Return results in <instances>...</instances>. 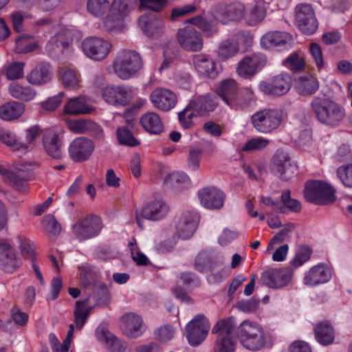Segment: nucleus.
I'll return each mask as SVG.
<instances>
[{"instance_id": "nucleus-1", "label": "nucleus", "mask_w": 352, "mask_h": 352, "mask_svg": "<svg viewBox=\"0 0 352 352\" xmlns=\"http://www.w3.org/2000/svg\"><path fill=\"white\" fill-rule=\"evenodd\" d=\"M310 106L318 121L327 126H340L346 117L344 107L327 98L314 97Z\"/></svg>"}, {"instance_id": "nucleus-2", "label": "nucleus", "mask_w": 352, "mask_h": 352, "mask_svg": "<svg viewBox=\"0 0 352 352\" xmlns=\"http://www.w3.org/2000/svg\"><path fill=\"white\" fill-rule=\"evenodd\" d=\"M143 67V60L139 52L122 50L118 52L112 65L111 73L126 80L135 76Z\"/></svg>"}, {"instance_id": "nucleus-3", "label": "nucleus", "mask_w": 352, "mask_h": 352, "mask_svg": "<svg viewBox=\"0 0 352 352\" xmlns=\"http://www.w3.org/2000/svg\"><path fill=\"white\" fill-rule=\"evenodd\" d=\"M235 326L233 318L220 320L214 325L211 333L217 335V338L213 352H234L236 342L233 333Z\"/></svg>"}, {"instance_id": "nucleus-4", "label": "nucleus", "mask_w": 352, "mask_h": 352, "mask_svg": "<svg viewBox=\"0 0 352 352\" xmlns=\"http://www.w3.org/2000/svg\"><path fill=\"white\" fill-rule=\"evenodd\" d=\"M236 334L241 344L248 349L256 351L264 346V331L255 322L244 320L237 328Z\"/></svg>"}, {"instance_id": "nucleus-5", "label": "nucleus", "mask_w": 352, "mask_h": 352, "mask_svg": "<svg viewBox=\"0 0 352 352\" xmlns=\"http://www.w3.org/2000/svg\"><path fill=\"white\" fill-rule=\"evenodd\" d=\"M103 228L100 217L89 214L78 218L72 226V232L79 241H84L97 237Z\"/></svg>"}, {"instance_id": "nucleus-6", "label": "nucleus", "mask_w": 352, "mask_h": 352, "mask_svg": "<svg viewBox=\"0 0 352 352\" xmlns=\"http://www.w3.org/2000/svg\"><path fill=\"white\" fill-rule=\"evenodd\" d=\"M336 190L327 183L320 180L309 181L305 187V199L315 204L326 205L336 200Z\"/></svg>"}, {"instance_id": "nucleus-7", "label": "nucleus", "mask_w": 352, "mask_h": 352, "mask_svg": "<svg viewBox=\"0 0 352 352\" xmlns=\"http://www.w3.org/2000/svg\"><path fill=\"white\" fill-rule=\"evenodd\" d=\"M282 113L275 109H265L256 111L251 116L254 129L262 133H271L280 124Z\"/></svg>"}, {"instance_id": "nucleus-8", "label": "nucleus", "mask_w": 352, "mask_h": 352, "mask_svg": "<svg viewBox=\"0 0 352 352\" xmlns=\"http://www.w3.org/2000/svg\"><path fill=\"white\" fill-rule=\"evenodd\" d=\"M137 3L138 0H113L109 13L102 21L104 28L107 31L116 29Z\"/></svg>"}, {"instance_id": "nucleus-9", "label": "nucleus", "mask_w": 352, "mask_h": 352, "mask_svg": "<svg viewBox=\"0 0 352 352\" xmlns=\"http://www.w3.org/2000/svg\"><path fill=\"white\" fill-rule=\"evenodd\" d=\"M245 11L244 4L239 1L217 3L212 8L213 17L223 24L241 20L244 17Z\"/></svg>"}, {"instance_id": "nucleus-10", "label": "nucleus", "mask_w": 352, "mask_h": 352, "mask_svg": "<svg viewBox=\"0 0 352 352\" xmlns=\"http://www.w3.org/2000/svg\"><path fill=\"white\" fill-rule=\"evenodd\" d=\"M210 328L208 318L203 314L195 316L186 325V338L190 345L197 346L206 338Z\"/></svg>"}, {"instance_id": "nucleus-11", "label": "nucleus", "mask_w": 352, "mask_h": 352, "mask_svg": "<svg viewBox=\"0 0 352 352\" xmlns=\"http://www.w3.org/2000/svg\"><path fill=\"white\" fill-rule=\"evenodd\" d=\"M101 95L104 100L110 104L124 106L134 97V92L129 86L111 85L101 89Z\"/></svg>"}, {"instance_id": "nucleus-12", "label": "nucleus", "mask_w": 352, "mask_h": 352, "mask_svg": "<svg viewBox=\"0 0 352 352\" xmlns=\"http://www.w3.org/2000/svg\"><path fill=\"white\" fill-rule=\"evenodd\" d=\"M169 208L162 200H153L142 209L141 212H136L135 219L138 226L142 229L144 219L159 221L164 219L168 214Z\"/></svg>"}, {"instance_id": "nucleus-13", "label": "nucleus", "mask_w": 352, "mask_h": 352, "mask_svg": "<svg viewBox=\"0 0 352 352\" xmlns=\"http://www.w3.org/2000/svg\"><path fill=\"white\" fill-rule=\"evenodd\" d=\"M81 47L87 57L99 60L108 56L111 44L103 38L90 36L83 40Z\"/></svg>"}, {"instance_id": "nucleus-14", "label": "nucleus", "mask_w": 352, "mask_h": 352, "mask_svg": "<svg viewBox=\"0 0 352 352\" xmlns=\"http://www.w3.org/2000/svg\"><path fill=\"white\" fill-rule=\"evenodd\" d=\"M94 149L95 144L91 139L78 137L69 144L68 154L74 162H82L89 159Z\"/></svg>"}, {"instance_id": "nucleus-15", "label": "nucleus", "mask_w": 352, "mask_h": 352, "mask_svg": "<svg viewBox=\"0 0 352 352\" xmlns=\"http://www.w3.org/2000/svg\"><path fill=\"white\" fill-rule=\"evenodd\" d=\"M295 19L300 30L308 34H313L318 29V21L311 5L300 4L295 9Z\"/></svg>"}, {"instance_id": "nucleus-16", "label": "nucleus", "mask_w": 352, "mask_h": 352, "mask_svg": "<svg viewBox=\"0 0 352 352\" xmlns=\"http://www.w3.org/2000/svg\"><path fill=\"white\" fill-rule=\"evenodd\" d=\"M293 271L289 267L270 269L263 272L261 280L266 286L278 289L287 285L291 281Z\"/></svg>"}, {"instance_id": "nucleus-17", "label": "nucleus", "mask_w": 352, "mask_h": 352, "mask_svg": "<svg viewBox=\"0 0 352 352\" xmlns=\"http://www.w3.org/2000/svg\"><path fill=\"white\" fill-rule=\"evenodd\" d=\"M291 86L290 75L283 73L274 76L269 82H261L259 84V89L265 94L282 96L289 91Z\"/></svg>"}, {"instance_id": "nucleus-18", "label": "nucleus", "mask_w": 352, "mask_h": 352, "mask_svg": "<svg viewBox=\"0 0 352 352\" xmlns=\"http://www.w3.org/2000/svg\"><path fill=\"white\" fill-rule=\"evenodd\" d=\"M42 145L46 154L56 160L63 156L62 137L54 130L47 129L42 135Z\"/></svg>"}, {"instance_id": "nucleus-19", "label": "nucleus", "mask_w": 352, "mask_h": 352, "mask_svg": "<svg viewBox=\"0 0 352 352\" xmlns=\"http://www.w3.org/2000/svg\"><path fill=\"white\" fill-rule=\"evenodd\" d=\"M265 63L266 58L263 54L247 56L239 63L237 74L244 78H250L264 67Z\"/></svg>"}, {"instance_id": "nucleus-20", "label": "nucleus", "mask_w": 352, "mask_h": 352, "mask_svg": "<svg viewBox=\"0 0 352 352\" xmlns=\"http://www.w3.org/2000/svg\"><path fill=\"white\" fill-rule=\"evenodd\" d=\"M198 197L201 206L209 210H219L223 206L225 195L219 189L207 186L198 191Z\"/></svg>"}, {"instance_id": "nucleus-21", "label": "nucleus", "mask_w": 352, "mask_h": 352, "mask_svg": "<svg viewBox=\"0 0 352 352\" xmlns=\"http://www.w3.org/2000/svg\"><path fill=\"white\" fill-rule=\"evenodd\" d=\"M261 45L267 49L282 50L292 47V38L289 34L285 32H271L261 37Z\"/></svg>"}, {"instance_id": "nucleus-22", "label": "nucleus", "mask_w": 352, "mask_h": 352, "mask_svg": "<svg viewBox=\"0 0 352 352\" xmlns=\"http://www.w3.org/2000/svg\"><path fill=\"white\" fill-rule=\"evenodd\" d=\"M153 106L162 111H168L175 107L177 98L176 94L166 88H156L150 95Z\"/></svg>"}, {"instance_id": "nucleus-23", "label": "nucleus", "mask_w": 352, "mask_h": 352, "mask_svg": "<svg viewBox=\"0 0 352 352\" xmlns=\"http://www.w3.org/2000/svg\"><path fill=\"white\" fill-rule=\"evenodd\" d=\"M97 339L104 342L107 347L112 352H131L127 343L118 339L111 333L105 325H99L96 330Z\"/></svg>"}, {"instance_id": "nucleus-24", "label": "nucleus", "mask_w": 352, "mask_h": 352, "mask_svg": "<svg viewBox=\"0 0 352 352\" xmlns=\"http://www.w3.org/2000/svg\"><path fill=\"white\" fill-rule=\"evenodd\" d=\"M72 41L71 32L63 30L51 37L45 46L47 54L53 58H58L63 53L65 49L69 47Z\"/></svg>"}, {"instance_id": "nucleus-25", "label": "nucleus", "mask_w": 352, "mask_h": 352, "mask_svg": "<svg viewBox=\"0 0 352 352\" xmlns=\"http://www.w3.org/2000/svg\"><path fill=\"white\" fill-rule=\"evenodd\" d=\"M180 45L189 51H199L203 47V39L199 32L193 28H186L177 32Z\"/></svg>"}, {"instance_id": "nucleus-26", "label": "nucleus", "mask_w": 352, "mask_h": 352, "mask_svg": "<svg viewBox=\"0 0 352 352\" xmlns=\"http://www.w3.org/2000/svg\"><path fill=\"white\" fill-rule=\"evenodd\" d=\"M195 70L199 76L205 78H215L219 74L216 63L209 55L196 54L193 57Z\"/></svg>"}, {"instance_id": "nucleus-27", "label": "nucleus", "mask_w": 352, "mask_h": 352, "mask_svg": "<svg viewBox=\"0 0 352 352\" xmlns=\"http://www.w3.org/2000/svg\"><path fill=\"white\" fill-rule=\"evenodd\" d=\"M32 168L30 164L20 165L17 168L16 172H10L2 165L0 164V174L3 175L8 182L14 186L18 190L24 192L25 190V182L30 180V178L25 174V170H28Z\"/></svg>"}, {"instance_id": "nucleus-28", "label": "nucleus", "mask_w": 352, "mask_h": 352, "mask_svg": "<svg viewBox=\"0 0 352 352\" xmlns=\"http://www.w3.org/2000/svg\"><path fill=\"white\" fill-rule=\"evenodd\" d=\"M291 168V161L289 153L283 149H278L272 158L271 169L279 177L287 180Z\"/></svg>"}, {"instance_id": "nucleus-29", "label": "nucleus", "mask_w": 352, "mask_h": 352, "mask_svg": "<svg viewBox=\"0 0 352 352\" xmlns=\"http://www.w3.org/2000/svg\"><path fill=\"white\" fill-rule=\"evenodd\" d=\"M121 320L124 325V333L131 338H137L146 331L142 318L138 314L128 313L123 315Z\"/></svg>"}, {"instance_id": "nucleus-30", "label": "nucleus", "mask_w": 352, "mask_h": 352, "mask_svg": "<svg viewBox=\"0 0 352 352\" xmlns=\"http://www.w3.org/2000/svg\"><path fill=\"white\" fill-rule=\"evenodd\" d=\"M197 227V214L191 212H186L182 214L177 223V234L182 239H188L194 234Z\"/></svg>"}, {"instance_id": "nucleus-31", "label": "nucleus", "mask_w": 352, "mask_h": 352, "mask_svg": "<svg viewBox=\"0 0 352 352\" xmlns=\"http://www.w3.org/2000/svg\"><path fill=\"white\" fill-rule=\"evenodd\" d=\"M331 278V272L323 264L313 266L307 271L304 277V283L310 287L324 284Z\"/></svg>"}, {"instance_id": "nucleus-32", "label": "nucleus", "mask_w": 352, "mask_h": 352, "mask_svg": "<svg viewBox=\"0 0 352 352\" xmlns=\"http://www.w3.org/2000/svg\"><path fill=\"white\" fill-rule=\"evenodd\" d=\"M237 85L232 79L223 80L219 89V96L230 107L236 106H244L248 102H242L239 98L236 97Z\"/></svg>"}, {"instance_id": "nucleus-33", "label": "nucleus", "mask_w": 352, "mask_h": 352, "mask_svg": "<svg viewBox=\"0 0 352 352\" xmlns=\"http://www.w3.org/2000/svg\"><path fill=\"white\" fill-rule=\"evenodd\" d=\"M139 25L148 37L160 36L164 28L162 19L155 14H144L139 18Z\"/></svg>"}, {"instance_id": "nucleus-34", "label": "nucleus", "mask_w": 352, "mask_h": 352, "mask_svg": "<svg viewBox=\"0 0 352 352\" xmlns=\"http://www.w3.org/2000/svg\"><path fill=\"white\" fill-rule=\"evenodd\" d=\"M0 265L2 270L8 273L14 272L20 265L14 250L8 243H0Z\"/></svg>"}, {"instance_id": "nucleus-35", "label": "nucleus", "mask_w": 352, "mask_h": 352, "mask_svg": "<svg viewBox=\"0 0 352 352\" xmlns=\"http://www.w3.org/2000/svg\"><path fill=\"white\" fill-rule=\"evenodd\" d=\"M53 74L50 65L47 63H39L26 76L28 82L34 85H42L47 83Z\"/></svg>"}, {"instance_id": "nucleus-36", "label": "nucleus", "mask_w": 352, "mask_h": 352, "mask_svg": "<svg viewBox=\"0 0 352 352\" xmlns=\"http://www.w3.org/2000/svg\"><path fill=\"white\" fill-rule=\"evenodd\" d=\"M319 87L318 80L311 75L300 76L296 80V89L301 96H311L318 90Z\"/></svg>"}, {"instance_id": "nucleus-37", "label": "nucleus", "mask_w": 352, "mask_h": 352, "mask_svg": "<svg viewBox=\"0 0 352 352\" xmlns=\"http://www.w3.org/2000/svg\"><path fill=\"white\" fill-rule=\"evenodd\" d=\"M140 122L143 129L151 134H160L164 130L162 121L155 112L143 114Z\"/></svg>"}, {"instance_id": "nucleus-38", "label": "nucleus", "mask_w": 352, "mask_h": 352, "mask_svg": "<svg viewBox=\"0 0 352 352\" xmlns=\"http://www.w3.org/2000/svg\"><path fill=\"white\" fill-rule=\"evenodd\" d=\"M34 0H24L20 5V10L10 14V19L14 30L18 32L23 30V22L25 19H32V15L25 12L26 9H30L34 5Z\"/></svg>"}, {"instance_id": "nucleus-39", "label": "nucleus", "mask_w": 352, "mask_h": 352, "mask_svg": "<svg viewBox=\"0 0 352 352\" xmlns=\"http://www.w3.org/2000/svg\"><path fill=\"white\" fill-rule=\"evenodd\" d=\"M188 104L200 116L213 111L217 106V102L209 95L195 97Z\"/></svg>"}, {"instance_id": "nucleus-40", "label": "nucleus", "mask_w": 352, "mask_h": 352, "mask_svg": "<svg viewBox=\"0 0 352 352\" xmlns=\"http://www.w3.org/2000/svg\"><path fill=\"white\" fill-rule=\"evenodd\" d=\"M24 111L22 103L10 101L0 106V118L6 121H10L19 118Z\"/></svg>"}, {"instance_id": "nucleus-41", "label": "nucleus", "mask_w": 352, "mask_h": 352, "mask_svg": "<svg viewBox=\"0 0 352 352\" xmlns=\"http://www.w3.org/2000/svg\"><path fill=\"white\" fill-rule=\"evenodd\" d=\"M314 331L316 340L322 345L330 344L334 340L335 333L333 327L327 321L318 324Z\"/></svg>"}, {"instance_id": "nucleus-42", "label": "nucleus", "mask_w": 352, "mask_h": 352, "mask_svg": "<svg viewBox=\"0 0 352 352\" xmlns=\"http://www.w3.org/2000/svg\"><path fill=\"white\" fill-rule=\"evenodd\" d=\"M89 298L84 300L76 301L75 309L74 311V327L76 329L80 330L89 316L90 308L88 307Z\"/></svg>"}, {"instance_id": "nucleus-43", "label": "nucleus", "mask_w": 352, "mask_h": 352, "mask_svg": "<svg viewBox=\"0 0 352 352\" xmlns=\"http://www.w3.org/2000/svg\"><path fill=\"white\" fill-rule=\"evenodd\" d=\"M91 110V108L83 96L71 98L65 105V112L71 115L85 114Z\"/></svg>"}, {"instance_id": "nucleus-44", "label": "nucleus", "mask_w": 352, "mask_h": 352, "mask_svg": "<svg viewBox=\"0 0 352 352\" xmlns=\"http://www.w3.org/2000/svg\"><path fill=\"white\" fill-rule=\"evenodd\" d=\"M281 202L279 204L278 212L287 214L289 212H299L302 209L300 202L291 197L289 190L282 192L280 196Z\"/></svg>"}, {"instance_id": "nucleus-45", "label": "nucleus", "mask_w": 352, "mask_h": 352, "mask_svg": "<svg viewBox=\"0 0 352 352\" xmlns=\"http://www.w3.org/2000/svg\"><path fill=\"white\" fill-rule=\"evenodd\" d=\"M266 14V8L263 3H256L251 6L244 14L246 23L254 26L261 22Z\"/></svg>"}, {"instance_id": "nucleus-46", "label": "nucleus", "mask_w": 352, "mask_h": 352, "mask_svg": "<svg viewBox=\"0 0 352 352\" xmlns=\"http://www.w3.org/2000/svg\"><path fill=\"white\" fill-rule=\"evenodd\" d=\"M239 47L232 38L221 41L217 50V57L219 60H227L237 54Z\"/></svg>"}, {"instance_id": "nucleus-47", "label": "nucleus", "mask_w": 352, "mask_h": 352, "mask_svg": "<svg viewBox=\"0 0 352 352\" xmlns=\"http://www.w3.org/2000/svg\"><path fill=\"white\" fill-rule=\"evenodd\" d=\"M10 95L19 100L29 101L36 96V91L30 86L23 87L17 82H12L9 86Z\"/></svg>"}, {"instance_id": "nucleus-48", "label": "nucleus", "mask_w": 352, "mask_h": 352, "mask_svg": "<svg viewBox=\"0 0 352 352\" xmlns=\"http://www.w3.org/2000/svg\"><path fill=\"white\" fill-rule=\"evenodd\" d=\"M185 23H191L199 28L206 36H212L217 32L216 25L206 21L202 16L197 15L185 21Z\"/></svg>"}, {"instance_id": "nucleus-49", "label": "nucleus", "mask_w": 352, "mask_h": 352, "mask_svg": "<svg viewBox=\"0 0 352 352\" xmlns=\"http://www.w3.org/2000/svg\"><path fill=\"white\" fill-rule=\"evenodd\" d=\"M40 134L38 126H32L25 131V139L19 141L18 145L21 150H32L35 144V141Z\"/></svg>"}, {"instance_id": "nucleus-50", "label": "nucleus", "mask_w": 352, "mask_h": 352, "mask_svg": "<svg viewBox=\"0 0 352 352\" xmlns=\"http://www.w3.org/2000/svg\"><path fill=\"white\" fill-rule=\"evenodd\" d=\"M60 74L62 82L65 87L74 89L78 86L79 76L74 69L63 67L60 69Z\"/></svg>"}, {"instance_id": "nucleus-51", "label": "nucleus", "mask_w": 352, "mask_h": 352, "mask_svg": "<svg viewBox=\"0 0 352 352\" xmlns=\"http://www.w3.org/2000/svg\"><path fill=\"white\" fill-rule=\"evenodd\" d=\"M87 8L88 12L96 17L102 16L110 9L107 0H88Z\"/></svg>"}, {"instance_id": "nucleus-52", "label": "nucleus", "mask_w": 352, "mask_h": 352, "mask_svg": "<svg viewBox=\"0 0 352 352\" xmlns=\"http://www.w3.org/2000/svg\"><path fill=\"white\" fill-rule=\"evenodd\" d=\"M24 65L21 62L8 63L4 66L2 72L9 80L21 78L24 75Z\"/></svg>"}, {"instance_id": "nucleus-53", "label": "nucleus", "mask_w": 352, "mask_h": 352, "mask_svg": "<svg viewBox=\"0 0 352 352\" xmlns=\"http://www.w3.org/2000/svg\"><path fill=\"white\" fill-rule=\"evenodd\" d=\"M197 113L188 104L183 111L178 113L179 120L184 129H190L194 125V119L197 118Z\"/></svg>"}, {"instance_id": "nucleus-54", "label": "nucleus", "mask_w": 352, "mask_h": 352, "mask_svg": "<svg viewBox=\"0 0 352 352\" xmlns=\"http://www.w3.org/2000/svg\"><path fill=\"white\" fill-rule=\"evenodd\" d=\"M190 179L188 176L182 172H173L167 175L164 182L173 188H180L182 185L188 184Z\"/></svg>"}, {"instance_id": "nucleus-55", "label": "nucleus", "mask_w": 352, "mask_h": 352, "mask_svg": "<svg viewBox=\"0 0 352 352\" xmlns=\"http://www.w3.org/2000/svg\"><path fill=\"white\" fill-rule=\"evenodd\" d=\"M116 133L120 144L129 146H135L140 144V142L133 137L132 133L125 126L119 127Z\"/></svg>"}, {"instance_id": "nucleus-56", "label": "nucleus", "mask_w": 352, "mask_h": 352, "mask_svg": "<svg viewBox=\"0 0 352 352\" xmlns=\"http://www.w3.org/2000/svg\"><path fill=\"white\" fill-rule=\"evenodd\" d=\"M202 154L203 151L199 147L190 146L187 157V165L190 169L192 170H198Z\"/></svg>"}, {"instance_id": "nucleus-57", "label": "nucleus", "mask_w": 352, "mask_h": 352, "mask_svg": "<svg viewBox=\"0 0 352 352\" xmlns=\"http://www.w3.org/2000/svg\"><path fill=\"white\" fill-rule=\"evenodd\" d=\"M336 174L345 187L352 188V164L340 166Z\"/></svg>"}, {"instance_id": "nucleus-58", "label": "nucleus", "mask_w": 352, "mask_h": 352, "mask_svg": "<svg viewBox=\"0 0 352 352\" xmlns=\"http://www.w3.org/2000/svg\"><path fill=\"white\" fill-rule=\"evenodd\" d=\"M311 253L312 250L307 245L301 246L296 255L291 261L292 265L295 267L301 266L310 258Z\"/></svg>"}, {"instance_id": "nucleus-59", "label": "nucleus", "mask_w": 352, "mask_h": 352, "mask_svg": "<svg viewBox=\"0 0 352 352\" xmlns=\"http://www.w3.org/2000/svg\"><path fill=\"white\" fill-rule=\"evenodd\" d=\"M36 44L25 37H19L16 40V52L19 54L31 52L36 50Z\"/></svg>"}, {"instance_id": "nucleus-60", "label": "nucleus", "mask_w": 352, "mask_h": 352, "mask_svg": "<svg viewBox=\"0 0 352 352\" xmlns=\"http://www.w3.org/2000/svg\"><path fill=\"white\" fill-rule=\"evenodd\" d=\"M269 144L270 141L267 139L261 137L255 138L248 140L241 150L243 151L261 150L267 147Z\"/></svg>"}, {"instance_id": "nucleus-61", "label": "nucleus", "mask_w": 352, "mask_h": 352, "mask_svg": "<svg viewBox=\"0 0 352 352\" xmlns=\"http://www.w3.org/2000/svg\"><path fill=\"white\" fill-rule=\"evenodd\" d=\"M210 254L207 251H201L196 256L194 267L200 272H204L208 270H212L213 267L211 265H208Z\"/></svg>"}, {"instance_id": "nucleus-62", "label": "nucleus", "mask_w": 352, "mask_h": 352, "mask_svg": "<svg viewBox=\"0 0 352 352\" xmlns=\"http://www.w3.org/2000/svg\"><path fill=\"white\" fill-rule=\"evenodd\" d=\"M284 65L286 67L294 72L302 70L305 67V61L302 58L300 57L297 54H291L284 60Z\"/></svg>"}, {"instance_id": "nucleus-63", "label": "nucleus", "mask_w": 352, "mask_h": 352, "mask_svg": "<svg viewBox=\"0 0 352 352\" xmlns=\"http://www.w3.org/2000/svg\"><path fill=\"white\" fill-rule=\"evenodd\" d=\"M294 229V225L292 223H287L278 233L272 237L268 244L267 248H272L274 243L283 242L287 237L289 236Z\"/></svg>"}, {"instance_id": "nucleus-64", "label": "nucleus", "mask_w": 352, "mask_h": 352, "mask_svg": "<svg viewBox=\"0 0 352 352\" xmlns=\"http://www.w3.org/2000/svg\"><path fill=\"white\" fill-rule=\"evenodd\" d=\"M156 339L162 342H168L170 340L175 334V330L170 325H163L155 331Z\"/></svg>"}]
</instances>
